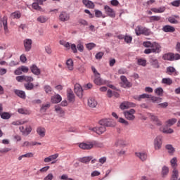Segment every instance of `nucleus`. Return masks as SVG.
<instances>
[{"label":"nucleus","instance_id":"54","mask_svg":"<svg viewBox=\"0 0 180 180\" xmlns=\"http://www.w3.org/2000/svg\"><path fill=\"white\" fill-rule=\"evenodd\" d=\"M138 64L139 65H142L143 67H146V65H147V60L142 58L138 59Z\"/></svg>","mask_w":180,"mask_h":180},{"label":"nucleus","instance_id":"25","mask_svg":"<svg viewBox=\"0 0 180 180\" xmlns=\"http://www.w3.org/2000/svg\"><path fill=\"white\" fill-rule=\"evenodd\" d=\"M37 133L39 134V137H44V136H46V129L43 127H39L37 129Z\"/></svg>","mask_w":180,"mask_h":180},{"label":"nucleus","instance_id":"7","mask_svg":"<svg viewBox=\"0 0 180 180\" xmlns=\"http://www.w3.org/2000/svg\"><path fill=\"white\" fill-rule=\"evenodd\" d=\"M58 153H56L51 155H49L47 158H45L44 161V162H51V164H56L57 162V159L58 158Z\"/></svg>","mask_w":180,"mask_h":180},{"label":"nucleus","instance_id":"11","mask_svg":"<svg viewBox=\"0 0 180 180\" xmlns=\"http://www.w3.org/2000/svg\"><path fill=\"white\" fill-rule=\"evenodd\" d=\"M79 148L82 150H92V141L90 142H82L79 144Z\"/></svg>","mask_w":180,"mask_h":180},{"label":"nucleus","instance_id":"34","mask_svg":"<svg viewBox=\"0 0 180 180\" xmlns=\"http://www.w3.org/2000/svg\"><path fill=\"white\" fill-rule=\"evenodd\" d=\"M93 148H103V143L96 141H91Z\"/></svg>","mask_w":180,"mask_h":180},{"label":"nucleus","instance_id":"17","mask_svg":"<svg viewBox=\"0 0 180 180\" xmlns=\"http://www.w3.org/2000/svg\"><path fill=\"white\" fill-rule=\"evenodd\" d=\"M134 106H136V104L126 101L122 103L120 108L122 109V110H124V109H129V108H134Z\"/></svg>","mask_w":180,"mask_h":180},{"label":"nucleus","instance_id":"64","mask_svg":"<svg viewBox=\"0 0 180 180\" xmlns=\"http://www.w3.org/2000/svg\"><path fill=\"white\" fill-rule=\"evenodd\" d=\"M172 6L178 7L180 6V0H175L171 3Z\"/></svg>","mask_w":180,"mask_h":180},{"label":"nucleus","instance_id":"41","mask_svg":"<svg viewBox=\"0 0 180 180\" xmlns=\"http://www.w3.org/2000/svg\"><path fill=\"white\" fill-rule=\"evenodd\" d=\"M91 160H92V157L87 156V157L81 158L79 160V161H80V162H83V164H86V163L89 162V161H91Z\"/></svg>","mask_w":180,"mask_h":180},{"label":"nucleus","instance_id":"1","mask_svg":"<svg viewBox=\"0 0 180 180\" xmlns=\"http://www.w3.org/2000/svg\"><path fill=\"white\" fill-rule=\"evenodd\" d=\"M135 33L136 36H141V34H144V36H150V30L147 27H141L138 25L135 29Z\"/></svg>","mask_w":180,"mask_h":180},{"label":"nucleus","instance_id":"20","mask_svg":"<svg viewBox=\"0 0 180 180\" xmlns=\"http://www.w3.org/2000/svg\"><path fill=\"white\" fill-rule=\"evenodd\" d=\"M64 47H65L66 49H68V50H70V47L73 53H78V50H77V45H75V44H72L70 45V42H65Z\"/></svg>","mask_w":180,"mask_h":180},{"label":"nucleus","instance_id":"6","mask_svg":"<svg viewBox=\"0 0 180 180\" xmlns=\"http://www.w3.org/2000/svg\"><path fill=\"white\" fill-rule=\"evenodd\" d=\"M2 25L5 34H8L9 33V29H8V18L6 17H4L2 20L0 19V30L2 29Z\"/></svg>","mask_w":180,"mask_h":180},{"label":"nucleus","instance_id":"60","mask_svg":"<svg viewBox=\"0 0 180 180\" xmlns=\"http://www.w3.org/2000/svg\"><path fill=\"white\" fill-rule=\"evenodd\" d=\"M103 52L101 51L96 54L95 58L96 60H101L102 57H103Z\"/></svg>","mask_w":180,"mask_h":180},{"label":"nucleus","instance_id":"47","mask_svg":"<svg viewBox=\"0 0 180 180\" xmlns=\"http://www.w3.org/2000/svg\"><path fill=\"white\" fill-rule=\"evenodd\" d=\"M150 22H158L160 20H161V16H158V15H153V16H150L149 18Z\"/></svg>","mask_w":180,"mask_h":180},{"label":"nucleus","instance_id":"8","mask_svg":"<svg viewBox=\"0 0 180 180\" xmlns=\"http://www.w3.org/2000/svg\"><path fill=\"white\" fill-rule=\"evenodd\" d=\"M100 124H103L105 127H115V123L110 119H103L99 122Z\"/></svg>","mask_w":180,"mask_h":180},{"label":"nucleus","instance_id":"27","mask_svg":"<svg viewBox=\"0 0 180 180\" xmlns=\"http://www.w3.org/2000/svg\"><path fill=\"white\" fill-rule=\"evenodd\" d=\"M150 95L149 94H141V95H139V96H134V98L136 99V101H141V99H148L150 98Z\"/></svg>","mask_w":180,"mask_h":180},{"label":"nucleus","instance_id":"4","mask_svg":"<svg viewBox=\"0 0 180 180\" xmlns=\"http://www.w3.org/2000/svg\"><path fill=\"white\" fill-rule=\"evenodd\" d=\"M91 70L94 74V77H95L94 83L96 84V85H102V84H103V81L101 78V74L98 72V70H96V68L94 67H91Z\"/></svg>","mask_w":180,"mask_h":180},{"label":"nucleus","instance_id":"51","mask_svg":"<svg viewBox=\"0 0 180 180\" xmlns=\"http://www.w3.org/2000/svg\"><path fill=\"white\" fill-rule=\"evenodd\" d=\"M55 110L57 112V113H59V115H64V110L61 108L59 105L55 106Z\"/></svg>","mask_w":180,"mask_h":180},{"label":"nucleus","instance_id":"32","mask_svg":"<svg viewBox=\"0 0 180 180\" xmlns=\"http://www.w3.org/2000/svg\"><path fill=\"white\" fill-rule=\"evenodd\" d=\"M153 53H160L161 52V45L158 43L154 42L153 46L152 47Z\"/></svg>","mask_w":180,"mask_h":180},{"label":"nucleus","instance_id":"38","mask_svg":"<svg viewBox=\"0 0 180 180\" xmlns=\"http://www.w3.org/2000/svg\"><path fill=\"white\" fill-rule=\"evenodd\" d=\"M15 94L20 98H22V99H25L26 98V94L23 91L15 90Z\"/></svg>","mask_w":180,"mask_h":180},{"label":"nucleus","instance_id":"29","mask_svg":"<svg viewBox=\"0 0 180 180\" xmlns=\"http://www.w3.org/2000/svg\"><path fill=\"white\" fill-rule=\"evenodd\" d=\"M165 6L160 7L158 8H151V11L154 13H164V12H165Z\"/></svg>","mask_w":180,"mask_h":180},{"label":"nucleus","instance_id":"15","mask_svg":"<svg viewBox=\"0 0 180 180\" xmlns=\"http://www.w3.org/2000/svg\"><path fill=\"white\" fill-rule=\"evenodd\" d=\"M120 79L122 81V86H123V88H130V86H131V83L127 80V78L125 76H121Z\"/></svg>","mask_w":180,"mask_h":180},{"label":"nucleus","instance_id":"49","mask_svg":"<svg viewBox=\"0 0 180 180\" xmlns=\"http://www.w3.org/2000/svg\"><path fill=\"white\" fill-rule=\"evenodd\" d=\"M77 49L79 51H80V53H82V51H84V44L81 42V41H78Z\"/></svg>","mask_w":180,"mask_h":180},{"label":"nucleus","instance_id":"13","mask_svg":"<svg viewBox=\"0 0 180 180\" xmlns=\"http://www.w3.org/2000/svg\"><path fill=\"white\" fill-rule=\"evenodd\" d=\"M60 22H67L70 20V14L65 11H62L59 15Z\"/></svg>","mask_w":180,"mask_h":180},{"label":"nucleus","instance_id":"52","mask_svg":"<svg viewBox=\"0 0 180 180\" xmlns=\"http://www.w3.org/2000/svg\"><path fill=\"white\" fill-rule=\"evenodd\" d=\"M177 121L176 118H172L166 122V123L168 124V126H174L175 124V122Z\"/></svg>","mask_w":180,"mask_h":180},{"label":"nucleus","instance_id":"36","mask_svg":"<svg viewBox=\"0 0 180 180\" xmlns=\"http://www.w3.org/2000/svg\"><path fill=\"white\" fill-rule=\"evenodd\" d=\"M18 112L20 115H30L32 113V111L27 110V108H18Z\"/></svg>","mask_w":180,"mask_h":180},{"label":"nucleus","instance_id":"14","mask_svg":"<svg viewBox=\"0 0 180 180\" xmlns=\"http://www.w3.org/2000/svg\"><path fill=\"white\" fill-rule=\"evenodd\" d=\"M46 0H35V2L32 4L33 9L35 11H41V7L39 5H43V3Z\"/></svg>","mask_w":180,"mask_h":180},{"label":"nucleus","instance_id":"53","mask_svg":"<svg viewBox=\"0 0 180 180\" xmlns=\"http://www.w3.org/2000/svg\"><path fill=\"white\" fill-rule=\"evenodd\" d=\"M154 43H151L150 41H144L143 43V46L144 47H147V48H150V49H153Z\"/></svg>","mask_w":180,"mask_h":180},{"label":"nucleus","instance_id":"44","mask_svg":"<svg viewBox=\"0 0 180 180\" xmlns=\"http://www.w3.org/2000/svg\"><path fill=\"white\" fill-rule=\"evenodd\" d=\"M24 86L27 91H32L34 88L33 83H27L24 84Z\"/></svg>","mask_w":180,"mask_h":180},{"label":"nucleus","instance_id":"39","mask_svg":"<svg viewBox=\"0 0 180 180\" xmlns=\"http://www.w3.org/2000/svg\"><path fill=\"white\" fill-rule=\"evenodd\" d=\"M37 22H39V23H46L47 20H49V18L44 16V15H41L37 18Z\"/></svg>","mask_w":180,"mask_h":180},{"label":"nucleus","instance_id":"35","mask_svg":"<svg viewBox=\"0 0 180 180\" xmlns=\"http://www.w3.org/2000/svg\"><path fill=\"white\" fill-rule=\"evenodd\" d=\"M162 58L168 61H174V53H165L163 55Z\"/></svg>","mask_w":180,"mask_h":180},{"label":"nucleus","instance_id":"10","mask_svg":"<svg viewBox=\"0 0 180 180\" xmlns=\"http://www.w3.org/2000/svg\"><path fill=\"white\" fill-rule=\"evenodd\" d=\"M104 9L108 16L110 18H116V13L115 12V10L109 7V6H105Z\"/></svg>","mask_w":180,"mask_h":180},{"label":"nucleus","instance_id":"30","mask_svg":"<svg viewBox=\"0 0 180 180\" xmlns=\"http://www.w3.org/2000/svg\"><path fill=\"white\" fill-rule=\"evenodd\" d=\"M34 157V153H27L26 154L22 155L18 157V161H22V158H32Z\"/></svg>","mask_w":180,"mask_h":180},{"label":"nucleus","instance_id":"56","mask_svg":"<svg viewBox=\"0 0 180 180\" xmlns=\"http://www.w3.org/2000/svg\"><path fill=\"white\" fill-rule=\"evenodd\" d=\"M1 119H10L11 115L8 112H1L0 114Z\"/></svg>","mask_w":180,"mask_h":180},{"label":"nucleus","instance_id":"2","mask_svg":"<svg viewBox=\"0 0 180 180\" xmlns=\"http://www.w3.org/2000/svg\"><path fill=\"white\" fill-rule=\"evenodd\" d=\"M89 130L92 131V133H96V134H98V136H101V134H103V133L106 131V127L103 124H100L99 126H96L95 127H89Z\"/></svg>","mask_w":180,"mask_h":180},{"label":"nucleus","instance_id":"33","mask_svg":"<svg viewBox=\"0 0 180 180\" xmlns=\"http://www.w3.org/2000/svg\"><path fill=\"white\" fill-rule=\"evenodd\" d=\"M136 155L140 158L141 161H146L147 160V153H136Z\"/></svg>","mask_w":180,"mask_h":180},{"label":"nucleus","instance_id":"63","mask_svg":"<svg viewBox=\"0 0 180 180\" xmlns=\"http://www.w3.org/2000/svg\"><path fill=\"white\" fill-rule=\"evenodd\" d=\"M44 89L46 94H50L51 92V86H50L49 85L44 86Z\"/></svg>","mask_w":180,"mask_h":180},{"label":"nucleus","instance_id":"28","mask_svg":"<svg viewBox=\"0 0 180 180\" xmlns=\"http://www.w3.org/2000/svg\"><path fill=\"white\" fill-rule=\"evenodd\" d=\"M68 99L69 102H74L75 101V96L72 90H68Z\"/></svg>","mask_w":180,"mask_h":180},{"label":"nucleus","instance_id":"37","mask_svg":"<svg viewBox=\"0 0 180 180\" xmlns=\"http://www.w3.org/2000/svg\"><path fill=\"white\" fill-rule=\"evenodd\" d=\"M21 16L20 11H15L11 14V19H20Z\"/></svg>","mask_w":180,"mask_h":180},{"label":"nucleus","instance_id":"40","mask_svg":"<svg viewBox=\"0 0 180 180\" xmlns=\"http://www.w3.org/2000/svg\"><path fill=\"white\" fill-rule=\"evenodd\" d=\"M176 162H178V160L176 159V158H173L171 160H170V164L172 167V168H174V169H176V167H178V164H176Z\"/></svg>","mask_w":180,"mask_h":180},{"label":"nucleus","instance_id":"26","mask_svg":"<svg viewBox=\"0 0 180 180\" xmlns=\"http://www.w3.org/2000/svg\"><path fill=\"white\" fill-rule=\"evenodd\" d=\"M150 63L153 68H160V63H158V60L155 59V58H150Z\"/></svg>","mask_w":180,"mask_h":180},{"label":"nucleus","instance_id":"16","mask_svg":"<svg viewBox=\"0 0 180 180\" xmlns=\"http://www.w3.org/2000/svg\"><path fill=\"white\" fill-rule=\"evenodd\" d=\"M33 41L30 39H27L24 40V47L25 51H30L32 50V44Z\"/></svg>","mask_w":180,"mask_h":180},{"label":"nucleus","instance_id":"31","mask_svg":"<svg viewBox=\"0 0 180 180\" xmlns=\"http://www.w3.org/2000/svg\"><path fill=\"white\" fill-rule=\"evenodd\" d=\"M66 66L69 71H72V70H74V61L72 59H68L66 61Z\"/></svg>","mask_w":180,"mask_h":180},{"label":"nucleus","instance_id":"12","mask_svg":"<svg viewBox=\"0 0 180 180\" xmlns=\"http://www.w3.org/2000/svg\"><path fill=\"white\" fill-rule=\"evenodd\" d=\"M75 93L79 98H82L83 92L82 87L79 84H75L74 89Z\"/></svg>","mask_w":180,"mask_h":180},{"label":"nucleus","instance_id":"21","mask_svg":"<svg viewBox=\"0 0 180 180\" xmlns=\"http://www.w3.org/2000/svg\"><path fill=\"white\" fill-rule=\"evenodd\" d=\"M98 102L96 101V100H95V98L90 97L88 99V106H89V108H96Z\"/></svg>","mask_w":180,"mask_h":180},{"label":"nucleus","instance_id":"58","mask_svg":"<svg viewBox=\"0 0 180 180\" xmlns=\"http://www.w3.org/2000/svg\"><path fill=\"white\" fill-rule=\"evenodd\" d=\"M24 81H25L26 82H28V83H31V82H33L34 81V79L31 76H24Z\"/></svg>","mask_w":180,"mask_h":180},{"label":"nucleus","instance_id":"43","mask_svg":"<svg viewBox=\"0 0 180 180\" xmlns=\"http://www.w3.org/2000/svg\"><path fill=\"white\" fill-rule=\"evenodd\" d=\"M155 94H156L158 96H162V95H164V89L161 87L157 88L155 90Z\"/></svg>","mask_w":180,"mask_h":180},{"label":"nucleus","instance_id":"55","mask_svg":"<svg viewBox=\"0 0 180 180\" xmlns=\"http://www.w3.org/2000/svg\"><path fill=\"white\" fill-rule=\"evenodd\" d=\"M30 133H32V127H26L25 130L24 131V136H28V134H30Z\"/></svg>","mask_w":180,"mask_h":180},{"label":"nucleus","instance_id":"45","mask_svg":"<svg viewBox=\"0 0 180 180\" xmlns=\"http://www.w3.org/2000/svg\"><path fill=\"white\" fill-rule=\"evenodd\" d=\"M165 148L167 149V151L169 154L175 153V148H174L172 145H166Z\"/></svg>","mask_w":180,"mask_h":180},{"label":"nucleus","instance_id":"3","mask_svg":"<svg viewBox=\"0 0 180 180\" xmlns=\"http://www.w3.org/2000/svg\"><path fill=\"white\" fill-rule=\"evenodd\" d=\"M162 135H158L153 141L154 148L156 150H161L162 147Z\"/></svg>","mask_w":180,"mask_h":180},{"label":"nucleus","instance_id":"5","mask_svg":"<svg viewBox=\"0 0 180 180\" xmlns=\"http://www.w3.org/2000/svg\"><path fill=\"white\" fill-rule=\"evenodd\" d=\"M136 110L134 109H131L124 112V116H125L127 120H134L136 119V117L134 116Z\"/></svg>","mask_w":180,"mask_h":180},{"label":"nucleus","instance_id":"59","mask_svg":"<svg viewBox=\"0 0 180 180\" xmlns=\"http://www.w3.org/2000/svg\"><path fill=\"white\" fill-rule=\"evenodd\" d=\"M86 47L89 50H92V49H94V47H96V44L94 43H89L86 44Z\"/></svg>","mask_w":180,"mask_h":180},{"label":"nucleus","instance_id":"24","mask_svg":"<svg viewBox=\"0 0 180 180\" xmlns=\"http://www.w3.org/2000/svg\"><path fill=\"white\" fill-rule=\"evenodd\" d=\"M162 30L165 32V33H174V32H175V27L171 25H165L162 27Z\"/></svg>","mask_w":180,"mask_h":180},{"label":"nucleus","instance_id":"18","mask_svg":"<svg viewBox=\"0 0 180 180\" xmlns=\"http://www.w3.org/2000/svg\"><path fill=\"white\" fill-rule=\"evenodd\" d=\"M159 130L162 133H164V134H172L174 133V129L168 128L167 126L160 127Z\"/></svg>","mask_w":180,"mask_h":180},{"label":"nucleus","instance_id":"48","mask_svg":"<svg viewBox=\"0 0 180 180\" xmlns=\"http://www.w3.org/2000/svg\"><path fill=\"white\" fill-rule=\"evenodd\" d=\"M176 70L172 67V66H169L167 68V74H169V75H171L173 72H176Z\"/></svg>","mask_w":180,"mask_h":180},{"label":"nucleus","instance_id":"62","mask_svg":"<svg viewBox=\"0 0 180 180\" xmlns=\"http://www.w3.org/2000/svg\"><path fill=\"white\" fill-rule=\"evenodd\" d=\"M168 20H169V23H173L175 25H176L178 23V20H176V19H175V18H174V17H169L168 18Z\"/></svg>","mask_w":180,"mask_h":180},{"label":"nucleus","instance_id":"50","mask_svg":"<svg viewBox=\"0 0 180 180\" xmlns=\"http://www.w3.org/2000/svg\"><path fill=\"white\" fill-rule=\"evenodd\" d=\"M177 179H178V170H176V169H174L171 180H177Z\"/></svg>","mask_w":180,"mask_h":180},{"label":"nucleus","instance_id":"57","mask_svg":"<svg viewBox=\"0 0 180 180\" xmlns=\"http://www.w3.org/2000/svg\"><path fill=\"white\" fill-rule=\"evenodd\" d=\"M94 12L96 18H105V16H103L102 11L99 10H95Z\"/></svg>","mask_w":180,"mask_h":180},{"label":"nucleus","instance_id":"22","mask_svg":"<svg viewBox=\"0 0 180 180\" xmlns=\"http://www.w3.org/2000/svg\"><path fill=\"white\" fill-rule=\"evenodd\" d=\"M63 101L61 96L60 94H56L51 97V102L52 103H60V102Z\"/></svg>","mask_w":180,"mask_h":180},{"label":"nucleus","instance_id":"46","mask_svg":"<svg viewBox=\"0 0 180 180\" xmlns=\"http://www.w3.org/2000/svg\"><path fill=\"white\" fill-rule=\"evenodd\" d=\"M162 83L165 84L166 85H172V79H171V78H163L162 79Z\"/></svg>","mask_w":180,"mask_h":180},{"label":"nucleus","instance_id":"61","mask_svg":"<svg viewBox=\"0 0 180 180\" xmlns=\"http://www.w3.org/2000/svg\"><path fill=\"white\" fill-rule=\"evenodd\" d=\"M49 108H50V103L43 104L41 108V110L46 112V110H47V109H49Z\"/></svg>","mask_w":180,"mask_h":180},{"label":"nucleus","instance_id":"19","mask_svg":"<svg viewBox=\"0 0 180 180\" xmlns=\"http://www.w3.org/2000/svg\"><path fill=\"white\" fill-rule=\"evenodd\" d=\"M30 70L34 75H40V74H41V70L34 64L30 66Z\"/></svg>","mask_w":180,"mask_h":180},{"label":"nucleus","instance_id":"23","mask_svg":"<svg viewBox=\"0 0 180 180\" xmlns=\"http://www.w3.org/2000/svg\"><path fill=\"white\" fill-rule=\"evenodd\" d=\"M82 4L86 6V8H89V9H94V8H95L94 2L89 0H82Z\"/></svg>","mask_w":180,"mask_h":180},{"label":"nucleus","instance_id":"9","mask_svg":"<svg viewBox=\"0 0 180 180\" xmlns=\"http://www.w3.org/2000/svg\"><path fill=\"white\" fill-rule=\"evenodd\" d=\"M148 116L152 120V122H153V123L156 124V126H162V122H161V120L158 119V117L157 115L152 113H149Z\"/></svg>","mask_w":180,"mask_h":180},{"label":"nucleus","instance_id":"42","mask_svg":"<svg viewBox=\"0 0 180 180\" xmlns=\"http://www.w3.org/2000/svg\"><path fill=\"white\" fill-rule=\"evenodd\" d=\"M25 123H27V121H23L22 120H17V121H13L12 122V124L13 126H20L21 124H25Z\"/></svg>","mask_w":180,"mask_h":180}]
</instances>
